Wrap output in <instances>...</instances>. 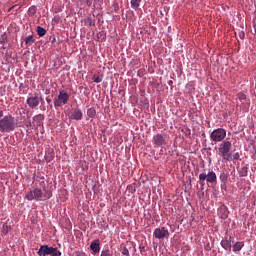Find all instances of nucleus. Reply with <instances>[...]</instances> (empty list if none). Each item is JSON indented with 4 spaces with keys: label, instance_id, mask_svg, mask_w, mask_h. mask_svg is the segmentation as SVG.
Listing matches in <instances>:
<instances>
[{
    "label": "nucleus",
    "instance_id": "obj_30",
    "mask_svg": "<svg viewBox=\"0 0 256 256\" xmlns=\"http://www.w3.org/2000/svg\"><path fill=\"white\" fill-rule=\"evenodd\" d=\"M238 99L239 101H245V99H247V96L243 92H240L238 93Z\"/></svg>",
    "mask_w": 256,
    "mask_h": 256
},
{
    "label": "nucleus",
    "instance_id": "obj_15",
    "mask_svg": "<svg viewBox=\"0 0 256 256\" xmlns=\"http://www.w3.org/2000/svg\"><path fill=\"white\" fill-rule=\"evenodd\" d=\"M243 247H245V243L244 242H236L233 245V251L235 253H237V251H241L243 249Z\"/></svg>",
    "mask_w": 256,
    "mask_h": 256
},
{
    "label": "nucleus",
    "instance_id": "obj_8",
    "mask_svg": "<svg viewBox=\"0 0 256 256\" xmlns=\"http://www.w3.org/2000/svg\"><path fill=\"white\" fill-rule=\"evenodd\" d=\"M53 253V247L49 245H41L39 250L37 251V255L39 256H48Z\"/></svg>",
    "mask_w": 256,
    "mask_h": 256
},
{
    "label": "nucleus",
    "instance_id": "obj_24",
    "mask_svg": "<svg viewBox=\"0 0 256 256\" xmlns=\"http://www.w3.org/2000/svg\"><path fill=\"white\" fill-rule=\"evenodd\" d=\"M100 256H113V251L109 250V248H106L101 251Z\"/></svg>",
    "mask_w": 256,
    "mask_h": 256
},
{
    "label": "nucleus",
    "instance_id": "obj_4",
    "mask_svg": "<svg viewBox=\"0 0 256 256\" xmlns=\"http://www.w3.org/2000/svg\"><path fill=\"white\" fill-rule=\"evenodd\" d=\"M69 97H71V94L67 93L65 90H61L58 96L54 99V106L63 107V105H67Z\"/></svg>",
    "mask_w": 256,
    "mask_h": 256
},
{
    "label": "nucleus",
    "instance_id": "obj_9",
    "mask_svg": "<svg viewBox=\"0 0 256 256\" xmlns=\"http://www.w3.org/2000/svg\"><path fill=\"white\" fill-rule=\"evenodd\" d=\"M70 119L74 121H81L83 119V112L79 108H75L69 115Z\"/></svg>",
    "mask_w": 256,
    "mask_h": 256
},
{
    "label": "nucleus",
    "instance_id": "obj_35",
    "mask_svg": "<svg viewBox=\"0 0 256 256\" xmlns=\"http://www.w3.org/2000/svg\"><path fill=\"white\" fill-rule=\"evenodd\" d=\"M3 117V111L0 110V118Z\"/></svg>",
    "mask_w": 256,
    "mask_h": 256
},
{
    "label": "nucleus",
    "instance_id": "obj_25",
    "mask_svg": "<svg viewBox=\"0 0 256 256\" xmlns=\"http://www.w3.org/2000/svg\"><path fill=\"white\" fill-rule=\"evenodd\" d=\"M1 231L4 235H7V233H9V231H11V226H9L7 224H3Z\"/></svg>",
    "mask_w": 256,
    "mask_h": 256
},
{
    "label": "nucleus",
    "instance_id": "obj_1",
    "mask_svg": "<svg viewBox=\"0 0 256 256\" xmlns=\"http://www.w3.org/2000/svg\"><path fill=\"white\" fill-rule=\"evenodd\" d=\"M19 127V120L8 114L0 119V133H11Z\"/></svg>",
    "mask_w": 256,
    "mask_h": 256
},
{
    "label": "nucleus",
    "instance_id": "obj_21",
    "mask_svg": "<svg viewBox=\"0 0 256 256\" xmlns=\"http://www.w3.org/2000/svg\"><path fill=\"white\" fill-rule=\"evenodd\" d=\"M219 213L221 214L222 219H227V207L225 206L220 207Z\"/></svg>",
    "mask_w": 256,
    "mask_h": 256
},
{
    "label": "nucleus",
    "instance_id": "obj_37",
    "mask_svg": "<svg viewBox=\"0 0 256 256\" xmlns=\"http://www.w3.org/2000/svg\"><path fill=\"white\" fill-rule=\"evenodd\" d=\"M15 8V6H12L8 11H11L12 9H14Z\"/></svg>",
    "mask_w": 256,
    "mask_h": 256
},
{
    "label": "nucleus",
    "instance_id": "obj_18",
    "mask_svg": "<svg viewBox=\"0 0 256 256\" xmlns=\"http://www.w3.org/2000/svg\"><path fill=\"white\" fill-rule=\"evenodd\" d=\"M87 115L88 117H90V119H95V115H97V111L95 110V108H89L87 110Z\"/></svg>",
    "mask_w": 256,
    "mask_h": 256
},
{
    "label": "nucleus",
    "instance_id": "obj_7",
    "mask_svg": "<svg viewBox=\"0 0 256 256\" xmlns=\"http://www.w3.org/2000/svg\"><path fill=\"white\" fill-rule=\"evenodd\" d=\"M41 102V98L37 95L29 94L27 97L26 103L30 107V109H35L39 107V103Z\"/></svg>",
    "mask_w": 256,
    "mask_h": 256
},
{
    "label": "nucleus",
    "instance_id": "obj_32",
    "mask_svg": "<svg viewBox=\"0 0 256 256\" xmlns=\"http://www.w3.org/2000/svg\"><path fill=\"white\" fill-rule=\"evenodd\" d=\"M122 255H129V250L127 248H124L122 251Z\"/></svg>",
    "mask_w": 256,
    "mask_h": 256
},
{
    "label": "nucleus",
    "instance_id": "obj_26",
    "mask_svg": "<svg viewBox=\"0 0 256 256\" xmlns=\"http://www.w3.org/2000/svg\"><path fill=\"white\" fill-rule=\"evenodd\" d=\"M92 80L94 81V83H101V81H103V76H101V75H94L93 77H92Z\"/></svg>",
    "mask_w": 256,
    "mask_h": 256
},
{
    "label": "nucleus",
    "instance_id": "obj_6",
    "mask_svg": "<svg viewBox=\"0 0 256 256\" xmlns=\"http://www.w3.org/2000/svg\"><path fill=\"white\" fill-rule=\"evenodd\" d=\"M155 239H169V229L167 227L156 228L153 232Z\"/></svg>",
    "mask_w": 256,
    "mask_h": 256
},
{
    "label": "nucleus",
    "instance_id": "obj_10",
    "mask_svg": "<svg viewBox=\"0 0 256 256\" xmlns=\"http://www.w3.org/2000/svg\"><path fill=\"white\" fill-rule=\"evenodd\" d=\"M152 141L155 147H162V145H165V137L162 134L154 135Z\"/></svg>",
    "mask_w": 256,
    "mask_h": 256
},
{
    "label": "nucleus",
    "instance_id": "obj_5",
    "mask_svg": "<svg viewBox=\"0 0 256 256\" xmlns=\"http://www.w3.org/2000/svg\"><path fill=\"white\" fill-rule=\"evenodd\" d=\"M227 137V130L223 128H217L210 134V139L213 143H221Z\"/></svg>",
    "mask_w": 256,
    "mask_h": 256
},
{
    "label": "nucleus",
    "instance_id": "obj_16",
    "mask_svg": "<svg viewBox=\"0 0 256 256\" xmlns=\"http://www.w3.org/2000/svg\"><path fill=\"white\" fill-rule=\"evenodd\" d=\"M36 32H37V35H39V37H45V35H47V30H45V28L41 26H37Z\"/></svg>",
    "mask_w": 256,
    "mask_h": 256
},
{
    "label": "nucleus",
    "instance_id": "obj_17",
    "mask_svg": "<svg viewBox=\"0 0 256 256\" xmlns=\"http://www.w3.org/2000/svg\"><path fill=\"white\" fill-rule=\"evenodd\" d=\"M24 43L26 45H33L35 43V38L33 37V35H29L24 39Z\"/></svg>",
    "mask_w": 256,
    "mask_h": 256
},
{
    "label": "nucleus",
    "instance_id": "obj_34",
    "mask_svg": "<svg viewBox=\"0 0 256 256\" xmlns=\"http://www.w3.org/2000/svg\"><path fill=\"white\" fill-rule=\"evenodd\" d=\"M245 37V34L242 33V35H240V38L243 39Z\"/></svg>",
    "mask_w": 256,
    "mask_h": 256
},
{
    "label": "nucleus",
    "instance_id": "obj_28",
    "mask_svg": "<svg viewBox=\"0 0 256 256\" xmlns=\"http://www.w3.org/2000/svg\"><path fill=\"white\" fill-rule=\"evenodd\" d=\"M51 256H61V251H59L57 248L52 247V253H50Z\"/></svg>",
    "mask_w": 256,
    "mask_h": 256
},
{
    "label": "nucleus",
    "instance_id": "obj_11",
    "mask_svg": "<svg viewBox=\"0 0 256 256\" xmlns=\"http://www.w3.org/2000/svg\"><path fill=\"white\" fill-rule=\"evenodd\" d=\"M90 249L93 251L94 255H97L101 251V242L99 239L93 240L90 244Z\"/></svg>",
    "mask_w": 256,
    "mask_h": 256
},
{
    "label": "nucleus",
    "instance_id": "obj_36",
    "mask_svg": "<svg viewBox=\"0 0 256 256\" xmlns=\"http://www.w3.org/2000/svg\"><path fill=\"white\" fill-rule=\"evenodd\" d=\"M46 101H47V103H50V102H51V99H50V98H47Z\"/></svg>",
    "mask_w": 256,
    "mask_h": 256
},
{
    "label": "nucleus",
    "instance_id": "obj_20",
    "mask_svg": "<svg viewBox=\"0 0 256 256\" xmlns=\"http://www.w3.org/2000/svg\"><path fill=\"white\" fill-rule=\"evenodd\" d=\"M206 179H207V174H205V173L199 174V181H200L201 187H205V180Z\"/></svg>",
    "mask_w": 256,
    "mask_h": 256
},
{
    "label": "nucleus",
    "instance_id": "obj_12",
    "mask_svg": "<svg viewBox=\"0 0 256 256\" xmlns=\"http://www.w3.org/2000/svg\"><path fill=\"white\" fill-rule=\"evenodd\" d=\"M206 181L207 183H217V174L213 171L208 172L206 174Z\"/></svg>",
    "mask_w": 256,
    "mask_h": 256
},
{
    "label": "nucleus",
    "instance_id": "obj_31",
    "mask_svg": "<svg viewBox=\"0 0 256 256\" xmlns=\"http://www.w3.org/2000/svg\"><path fill=\"white\" fill-rule=\"evenodd\" d=\"M237 159H239V152L235 153L233 157H231V161H237Z\"/></svg>",
    "mask_w": 256,
    "mask_h": 256
},
{
    "label": "nucleus",
    "instance_id": "obj_22",
    "mask_svg": "<svg viewBox=\"0 0 256 256\" xmlns=\"http://www.w3.org/2000/svg\"><path fill=\"white\" fill-rule=\"evenodd\" d=\"M35 13H37V6H30L28 9V15L30 17H33V15H35Z\"/></svg>",
    "mask_w": 256,
    "mask_h": 256
},
{
    "label": "nucleus",
    "instance_id": "obj_13",
    "mask_svg": "<svg viewBox=\"0 0 256 256\" xmlns=\"http://www.w3.org/2000/svg\"><path fill=\"white\" fill-rule=\"evenodd\" d=\"M221 247L225 249V251L231 250V241L224 239L221 241Z\"/></svg>",
    "mask_w": 256,
    "mask_h": 256
},
{
    "label": "nucleus",
    "instance_id": "obj_27",
    "mask_svg": "<svg viewBox=\"0 0 256 256\" xmlns=\"http://www.w3.org/2000/svg\"><path fill=\"white\" fill-rule=\"evenodd\" d=\"M127 191L129 193H135L137 191V189L135 188V185L134 184H131V185H128L127 186Z\"/></svg>",
    "mask_w": 256,
    "mask_h": 256
},
{
    "label": "nucleus",
    "instance_id": "obj_2",
    "mask_svg": "<svg viewBox=\"0 0 256 256\" xmlns=\"http://www.w3.org/2000/svg\"><path fill=\"white\" fill-rule=\"evenodd\" d=\"M51 197H53V192L45 188L43 190L35 188L25 195V199H27V201H47V199H51Z\"/></svg>",
    "mask_w": 256,
    "mask_h": 256
},
{
    "label": "nucleus",
    "instance_id": "obj_3",
    "mask_svg": "<svg viewBox=\"0 0 256 256\" xmlns=\"http://www.w3.org/2000/svg\"><path fill=\"white\" fill-rule=\"evenodd\" d=\"M231 147H233V144H231L230 141H223L218 148L219 155L222 156V159L224 161H231Z\"/></svg>",
    "mask_w": 256,
    "mask_h": 256
},
{
    "label": "nucleus",
    "instance_id": "obj_33",
    "mask_svg": "<svg viewBox=\"0 0 256 256\" xmlns=\"http://www.w3.org/2000/svg\"><path fill=\"white\" fill-rule=\"evenodd\" d=\"M144 250H145V247H143V246L141 247V246H140V251H141V253H143Z\"/></svg>",
    "mask_w": 256,
    "mask_h": 256
},
{
    "label": "nucleus",
    "instance_id": "obj_19",
    "mask_svg": "<svg viewBox=\"0 0 256 256\" xmlns=\"http://www.w3.org/2000/svg\"><path fill=\"white\" fill-rule=\"evenodd\" d=\"M248 173L249 168H247V166H243L239 171L240 177H247Z\"/></svg>",
    "mask_w": 256,
    "mask_h": 256
},
{
    "label": "nucleus",
    "instance_id": "obj_23",
    "mask_svg": "<svg viewBox=\"0 0 256 256\" xmlns=\"http://www.w3.org/2000/svg\"><path fill=\"white\" fill-rule=\"evenodd\" d=\"M139 3H141V0H131V7L132 9H139Z\"/></svg>",
    "mask_w": 256,
    "mask_h": 256
},
{
    "label": "nucleus",
    "instance_id": "obj_14",
    "mask_svg": "<svg viewBox=\"0 0 256 256\" xmlns=\"http://www.w3.org/2000/svg\"><path fill=\"white\" fill-rule=\"evenodd\" d=\"M84 25L86 27H95V19L87 17L86 19H84Z\"/></svg>",
    "mask_w": 256,
    "mask_h": 256
},
{
    "label": "nucleus",
    "instance_id": "obj_29",
    "mask_svg": "<svg viewBox=\"0 0 256 256\" xmlns=\"http://www.w3.org/2000/svg\"><path fill=\"white\" fill-rule=\"evenodd\" d=\"M220 181H222V183H225L227 181V175L225 172H222L219 176Z\"/></svg>",
    "mask_w": 256,
    "mask_h": 256
}]
</instances>
